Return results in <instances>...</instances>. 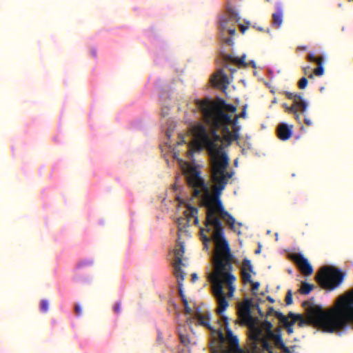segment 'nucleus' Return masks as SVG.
Returning a JSON list of instances; mask_svg holds the SVG:
<instances>
[{"label": "nucleus", "instance_id": "obj_1", "mask_svg": "<svg viewBox=\"0 0 353 353\" xmlns=\"http://www.w3.org/2000/svg\"><path fill=\"white\" fill-rule=\"evenodd\" d=\"M212 139L206 128L203 124H199L194 128V134L197 142L205 147L212 157L211 168V179L214 183L212 194L209 187L201 176L200 171L195 167L188 165L185 170L187 183L192 189V196L200 197L201 205L206 208L205 219L221 218L230 228L238 234L241 232L236 228V220L224 208L221 199L222 191L225 189L232 172L227 171L229 166V158L223 151L220 144L221 139L216 134L217 128H212Z\"/></svg>", "mask_w": 353, "mask_h": 353}, {"label": "nucleus", "instance_id": "obj_2", "mask_svg": "<svg viewBox=\"0 0 353 353\" xmlns=\"http://www.w3.org/2000/svg\"><path fill=\"white\" fill-rule=\"evenodd\" d=\"M221 218L205 219L204 228L200 229L201 239L204 248L208 249V244L212 239L216 245V250L213 258L214 271L209 275V280L215 288L219 281L223 288L225 284L228 288V296H233L235 288L234 282L236 277L232 274L231 263L232 254L229 243L225 238L224 227Z\"/></svg>", "mask_w": 353, "mask_h": 353}, {"label": "nucleus", "instance_id": "obj_3", "mask_svg": "<svg viewBox=\"0 0 353 353\" xmlns=\"http://www.w3.org/2000/svg\"><path fill=\"white\" fill-rule=\"evenodd\" d=\"M198 109L201 112L203 121L210 128H220L230 121V116L224 112L228 103L221 98L214 101L205 99L196 101Z\"/></svg>", "mask_w": 353, "mask_h": 353}, {"label": "nucleus", "instance_id": "obj_4", "mask_svg": "<svg viewBox=\"0 0 353 353\" xmlns=\"http://www.w3.org/2000/svg\"><path fill=\"white\" fill-rule=\"evenodd\" d=\"M306 312V318L300 314L289 313V317L299 321V326L313 324L321 327L323 330L330 332V325L332 323V309L325 312L320 305H316L310 301H304L302 304Z\"/></svg>", "mask_w": 353, "mask_h": 353}, {"label": "nucleus", "instance_id": "obj_5", "mask_svg": "<svg viewBox=\"0 0 353 353\" xmlns=\"http://www.w3.org/2000/svg\"><path fill=\"white\" fill-rule=\"evenodd\" d=\"M315 279L321 288L332 290L342 283L344 274L339 269L325 267L321 270Z\"/></svg>", "mask_w": 353, "mask_h": 353}, {"label": "nucleus", "instance_id": "obj_6", "mask_svg": "<svg viewBox=\"0 0 353 353\" xmlns=\"http://www.w3.org/2000/svg\"><path fill=\"white\" fill-rule=\"evenodd\" d=\"M223 320L225 326L226 336L225 338L222 332L220 331L219 337L222 342L226 339L228 345V347L223 350V353H242L243 350L239 345L238 337L234 336L231 329L228 327L229 319L228 317L223 316Z\"/></svg>", "mask_w": 353, "mask_h": 353}, {"label": "nucleus", "instance_id": "obj_7", "mask_svg": "<svg viewBox=\"0 0 353 353\" xmlns=\"http://www.w3.org/2000/svg\"><path fill=\"white\" fill-rule=\"evenodd\" d=\"M285 95L288 99L293 101L292 105L290 107L286 108V111L289 113H293L294 114L295 119L300 121L301 117L298 112H300L302 114L305 112L307 108V101L298 94L285 92Z\"/></svg>", "mask_w": 353, "mask_h": 353}, {"label": "nucleus", "instance_id": "obj_8", "mask_svg": "<svg viewBox=\"0 0 353 353\" xmlns=\"http://www.w3.org/2000/svg\"><path fill=\"white\" fill-rule=\"evenodd\" d=\"M239 14L232 10H228L220 19V31L228 32L231 36L236 33V24L239 21Z\"/></svg>", "mask_w": 353, "mask_h": 353}, {"label": "nucleus", "instance_id": "obj_9", "mask_svg": "<svg viewBox=\"0 0 353 353\" xmlns=\"http://www.w3.org/2000/svg\"><path fill=\"white\" fill-rule=\"evenodd\" d=\"M251 272H253V268L251 264V261L248 259H244L243 261V266L241 268L242 281L244 283H251L252 292L254 295H256L260 284L259 282H253L252 281Z\"/></svg>", "mask_w": 353, "mask_h": 353}, {"label": "nucleus", "instance_id": "obj_10", "mask_svg": "<svg viewBox=\"0 0 353 353\" xmlns=\"http://www.w3.org/2000/svg\"><path fill=\"white\" fill-rule=\"evenodd\" d=\"M212 290L213 294L216 299L219 305L216 312L219 314H221L228 307L229 303L224 295L223 290H222V287L219 281L216 282L215 288L212 287Z\"/></svg>", "mask_w": 353, "mask_h": 353}, {"label": "nucleus", "instance_id": "obj_11", "mask_svg": "<svg viewBox=\"0 0 353 353\" xmlns=\"http://www.w3.org/2000/svg\"><path fill=\"white\" fill-rule=\"evenodd\" d=\"M292 259L299 268L300 272L305 276H310L313 272V268L308 260L301 254H295L292 255Z\"/></svg>", "mask_w": 353, "mask_h": 353}, {"label": "nucleus", "instance_id": "obj_12", "mask_svg": "<svg viewBox=\"0 0 353 353\" xmlns=\"http://www.w3.org/2000/svg\"><path fill=\"white\" fill-rule=\"evenodd\" d=\"M211 83L216 88L225 90L230 83L228 77L223 69H219L211 78Z\"/></svg>", "mask_w": 353, "mask_h": 353}, {"label": "nucleus", "instance_id": "obj_13", "mask_svg": "<svg viewBox=\"0 0 353 353\" xmlns=\"http://www.w3.org/2000/svg\"><path fill=\"white\" fill-rule=\"evenodd\" d=\"M179 248L174 250V274H185L181 269V265H183L182 262V258L185 252L184 245L182 243H179Z\"/></svg>", "mask_w": 353, "mask_h": 353}, {"label": "nucleus", "instance_id": "obj_14", "mask_svg": "<svg viewBox=\"0 0 353 353\" xmlns=\"http://www.w3.org/2000/svg\"><path fill=\"white\" fill-rule=\"evenodd\" d=\"M268 338L274 341V345L277 348L282 350L285 353H292L283 342L280 327L276 328L272 335H270Z\"/></svg>", "mask_w": 353, "mask_h": 353}, {"label": "nucleus", "instance_id": "obj_15", "mask_svg": "<svg viewBox=\"0 0 353 353\" xmlns=\"http://www.w3.org/2000/svg\"><path fill=\"white\" fill-rule=\"evenodd\" d=\"M283 8L280 3L276 4V11L272 15V25L274 28H281L283 21Z\"/></svg>", "mask_w": 353, "mask_h": 353}, {"label": "nucleus", "instance_id": "obj_16", "mask_svg": "<svg viewBox=\"0 0 353 353\" xmlns=\"http://www.w3.org/2000/svg\"><path fill=\"white\" fill-rule=\"evenodd\" d=\"M277 134L281 140H288L292 135V127L285 123H281L278 127Z\"/></svg>", "mask_w": 353, "mask_h": 353}, {"label": "nucleus", "instance_id": "obj_17", "mask_svg": "<svg viewBox=\"0 0 353 353\" xmlns=\"http://www.w3.org/2000/svg\"><path fill=\"white\" fill-rule=\"evenodd\" d=\"M251 303V300L247 299L244 304L239 309V314L244 321H248L252 319L250 311Z\"/></svg>", "mask_w": 353, "mask_h": 353}, {"label": "nucleus", "instance_id": "obj_18", "mask_svg": "<svg viewBox=\"0 0 353 353\" xmlns=\"http://www.w3.org/2000/svg\"><path fill=\"white\" fill-rule=\"evenodd\" d=\"M174 276L177 279L179 294L181 299L182 303L183 305H187V301H188L186 296H185L183 290V281L185 278V274H174Z\"/></svg>", "mask_w": 353, "mask_h": 353}, {"label": "nucleus", "instance_id": "obj_19", "mask_svg": "<svg viewBox=\"0 0 353 353\" xmlns=\"http://www.w3.org/2000/svg\"><path fill=\"white\" fill-rule=\"evenodd\" d=\"M186 208H187L188 210H186L183 212L184 216H188L190 221L192 218H194V223L195 225H198L199 224V219H198L199 210H198L197 208L191 206L189 204H188L186 205Z\"/></svg>", "mask_w": 353, "mask_h": 353}, {"label": "nucleus", "instance_id": "obj_20", "mask_svg": "<svg viewBox=\"0 0 353 353\" xmlns=\"http://www.w3.org/2000/svg\"><path fill=\"white\" fill-rule=\"evenodd\" d=\"M250 337L255 342L259 341L261 338L263 337L261 328L257 326H252L250 327Z\"/></svg>", "mask_w": 353, "mask_h": 353}, {"label": "nucleus", "instance_id": "obj_21", "mask_svg": "<svg viewBox=\"0 0 353 353\" xmlns=\"http://www.w3.org/2000/svg\"><path fill=\"white\" fill-rule=\"evenodd\" d=\"M314 285L307 283L306 281H301V288L299 289L298 292L301 294H308L313 289Z\"/></svg>", "mask_w": 353, "mask_h": 353}, {"label": "nucleus", "instance_id": "obj_22", "mask_svg": "<svg viewBox=\"0 0 353 353\" xmlns=\"http://www.w3.org/2000/svg\"><path fill=\"white\" fill-rule=\"evenodd\" d=\"M259 327L261 328V330H265L267 337L272 335V334L274 332V331L272 330V323L268 320H265L263 322H262Z\"/></svg>", "mask_w": 353, "mask_h": 353}, {"label": "nucleus", "instance_id": "obj_23", "mask_svg": "<svg viewBox=\"0 0 353 353\" xmlns=\"http://www.w3.org/2000/svg\"><path fill=\"white\" fill-rule=\"evenodd\" d=\"M323 57H319V59L317 61V68L314 70L313 75L315 74L316 76L321 77L324 73V68H323Z\"/></svg>", "mask_w": 353, "mask_h": 353}, {"label": "nucleus", "instance_id": "obj_24", "mask_svg": "<svg viewBox=\"0 0 353 353\" xmlns=\"http://www.w3.org/2000/svg\"><path fill=\"white\" fill-rule=\"evenodd\" d=\"M177 224L179 228V232L188 227L190 224V220L188 216H184V217L179 218L177 220Z\"/></svg>", "mask_w": 353, "mask_h": 353}, {"label": "nucleus", "instance_id": "obj_25", "mask_svg": "<svg viewBox=\"0 0 353 353\" xmlns=\"http://www.w3.org/2000/svg\"><path fill=\"white\" fill-rule=\"evenodd\" d=\"M239 118V117L238 116V114H236L233 119L230 117V121L226 125H223L220 128H223L224 132L229 134L230 130L228 125L232 124L233 132H235V125H236L237 124V121Z\"/></svg>", "mask_w": 353, "mask_h": 353}, {"label": "nucleus", "instance_id": "obj_26", "mask_svg": "<svg viewBox=\"0 0 353 353\" xmlns=\"http://www.w3.org/2000/svg\"><path fill=\"white\" fill-rule=\"evenodd\" d=\"M274 316L279 320V321L283 325V326L286 327L287 325L290 324V321H289L288 317L283 314V313L280 312H275Z\"/></svg>", "mask_w": 353, "mask_h": 353}, {"label": "nucleus", "instance_id": "obj_27", "mask_svg": "<svg viewBox=\"0 0 353 353\" xmlns=\"http://www.w3.org/2000/svg\"><path fill=\"white\" fill-rule=\"evenodd\" d=\"M195 316L198 319L199 323L200 325H204L208 328L211 329L208 321L206 320L205 316L201 314L199 312H196L195 314Z\"/></svg>", "mask_w": 353, "mask_h": 353}, {"label": "nucleus", "instance_id": "obj_28", "mask_svg": "<svg viewBox=\"0 0 353 353\" xmlns=\"http://www.w3.org/2000/svg\"><path fill=\"white\" fill-rule=\"evenodd\" d=\"M257 342H259L261 343V345L263 350H265L268 352L270 350L272 349V346L270 344L267 337H265V336H263Z\"/></svg>", "mask_w": 353, "mask_h": 353}, {"label": "nucleus", "instance_id": "obj_29", "mask_svg": "<svg viewBox=\"0 0 353 353\" xmlns=\"http://www.w3.org/2000/svg\"><path fill=\"white\" fill-rule=\"evenodd\" d=\"M225 32H221V40L228 46H233L234 45V41L232 37H225Z\"/></svg>", "mask_w": 353, "mask_h": 353}, {"label": "nucleus", "instance_id": "obj_30", "mask_svg": "<svg viewBox=\"0 0 353 353\" xmlns=\"http://www.w3.org/2000/svg\"><path fill=\"white\" fill-rule=\"evenodd\" d=\"M245 55H243L240 58L236 57V60H235V64L239 65V66L246 67L247 63H245Z\"/></svg>", "mask_w": 353, "mask_h": 353}, {"label": "nucleus", "instance_id": "obj_31", "mask_svg": "<svg viewBox=\"0 0 353 353\" xmlns=\"http://www.w3.org/2000/svg\"><path fill=\"white\" fill-rule=\"evenodd\" d=\"M285 303L288 305L292 303V292L291 290H288L285 296Z\"/></svg>", "mask_w": 353, "mask_h": 353}, {"label": "nucleus", "instance_id": "obj_32", "mask_svg": "<svg viewBox=\"0 0 353 353\" xmlns=\"http://www.w3.org/2000/svg\"><path fill=\"white\" fill-rule=\"evenodd\" d=\"M48 301L47 300H42L40 304V309L42 312H46L48 310Z\"/></svg>", "mask_w": 353, "mask_h": 353}, {"label": "nucleus", "instance_id": "obj_33", "mask_svg": "<svg viewBox=\"0 0 353 353\" xmlns=\"http://www.w3.org/2000/svg\"><path fill=\"white\" fill-rule=\"evenodd\" d=\"M307 85V79L305 77H302L299 81V88L304 89Z\"/></svg>", "mask_w": 353, "mask_h": 353}, {"label": "nucleus", "instance_id": "obj_34", "mask_svg": "<svg viewBox=\"0 0 353 353\" xmlns=\"http://www.w3.org/2000/svg\"><path fill=\"white\" fill-rule=\"evenodd\" d=\"M223 58H224L225 61L227 62H231V63H235V60H236V57H234L232 54H226L224 56Z\"/></svg>", "mask_w": 353, "mask_h": 353}, {"label": "nucleus", "instance_id": "obj_35", "mask_svg": "<svg viewBox=\"0 0 353 353\" xmlns=\"http://www.w3.org/2000/svg\"><path fill=\"white\" fill-rule=\"evenodd\" d=\"M296 323V319H292V321H290V324L287 325L285 327H286V330H287V332L289 334H292L293 332V327H292V325Z\"/></svg>", "mask_w": 353, "mask_h": 353}, {"label": "nucleus", "instance_id": "obj_36", "mask_svg": "<svg viewBox=\"0 0 353 353\" xmlns=\"http://www.w3.org/2000/svg\"><path fill=\"white\" fill-rule=\"evenodd\" d=\"M236 110V106H234V105H232V104H228L226 105L225 108L224 109L225 112V111L230 112H235Z\"/></svg>", "mask_w": 353, "mask_h": 353}, {"label": "nucleus", "instance_id": "obj_37", "mask_svg": "<svg viewBox=\"0 0 353 353\" xmlns=\"http://www.w3.org/2000/svg\"><path fill=\"white\" fill-rule=\"evenodd\" d=\"M310 66H306V67H303V72L305 73V75H308V77L310 79H312L313 78V73H311L310 72Z\"/></svg>", "mask_w": 353, "mask_h": 353}, {"label": "nucleus", "instance_id": "obj_38", "mask_svg": "<svg viewBox=\"0 0 353 353\" xmlns=\"http://www.w3.org/2000/svg\"><path fill=\"white\" fill-rule=\"evenodd\" d=\"M307 59L309 61L315 62L317 64V61L319 57H316L313 54H309L307 56Z\"/></svg>", "mask_w": 353, "mask_h": 353}, {"label": "nucleus", "instance_id": "obj_39", "mask_svg": "<svg viewBox=\"0 0 353 353\" xmlns=\"http://www.w3.org/2000/svg\"><path fill=\"white\" fill-rule=\"evenodd\" d=\"M113 311L116 313V314H119L120 312H121V303L120 302H117L114 304V307H113Z\"/></svg>", "mask_w": 353, "mask_h": 353}, {"label": "nucleus", "instance_id": "obj_40", "mask_svg": "<svg viewBox=\"0 0 353 353\" xmlns=\"http://www.w3.org/2000/svg\"><path fill=\"white\" fill-rule=\"evenodd\" d=\"M247 107H248L247 105H245L243 106V110H242L241 113L238 115L239 117V118L245 119L247 117V113H246Z\"/></svg>", "mask_w": 353, "mask_h": 353}, {"label": "nucleus", "instance_id": "obj_41", "mask_svg": "<svg viewBox=\"0 0 353 353\" xmlns=\"http://www.w3.org/2000/svg\"><path fill=\"white\" fill-rule=\"evenodd\" d=\"M184 305L185 313L186 314H191L192 310H191V308L188 305V301H187V305Z\"/></svg>", "mask_w": 353, "mask_h": 353}, {"label": "nucleus", "instance_id": "obj_42", "mask_svg": "<svg viewBox=\"0 0 353 353\" xmlns=\"http://www.w3.org/2000/svg\"><path fill=\"white\" fill-rule=\"evenodd\" d=\"M74 310L77 315L79 316L81 314V309L79 305H75Z\"/></svg>", "mask_w": 353, "mask_h": 353}, {"label": "nucleus", "instance_id": "obj_43", "mask_svg": "<svg viewBox=\"0 0 353 353\" xmlns=\"http://www.w3.org/2000/svg\"><path fill=\"white\" fill-rule=\"evenodd\" d=\"M304 123L307 125V126H310L312 125V121L310 120V119L309 118H307V117H305L304 119Z\"/></svg>", "mask_w": 353, "mask_h": 353}, {"label": "nucleus", "instance_id": "obj_44", "mask_svg": "<svg viewBox=\"0 0 353 353\" xmlns=\"http://www.w3.org/2000/svg\"><path fill=\"white\" fill-rule=\"evenodd\" d=\"M276 312V311H274V308H273V307H270L268 308V311L267 312V315H268V316H270V315H271L272 313H274V312Z\"/></svg>", "mask_w": 353, "mask_h": 353}, {"label": "nucleus", "instance_id": "obj_45", "mask_svg": "<svg viewBox=\"0 0 353 353\" xmlns=\"http://www.w3.org/2000/svg\"><path fill=\"white\" fill-rule=\"evenodd\" d=\"M191 279L193 282H194L195 281H196L198 279V276L196 273H193L191 275Z\"/></svg>", "mask_w": 353, "mask_h": 353}, {"label": "nucleus", "instance_id": "obj_46", "mask_svg": "<svg viewBox=\"0 0 353 353\" xmlns=\"http://www.w3.org/2000/svg\"><path fill=\"white\" fill-rule=\"evenodd\" d=\"M248 26H243V25H241L240 26V30L242 33H244L245 32V30L248 29Z\"/></svg>", "mask_w": 353, "mask_h": 353}, {"label": "nucleus", "instance_id": "obj_47", "mask_svg": "<svg viewBox=\"0 0 353 353\" xmlns=\"http://www.w3.org/2000/svg\"><path fill=\"white\" fill-rule=\"evenodd\" d=\"M239 129L240 128L237 125H235V132H234V133L236 138L238 137L237 132H239Z\"/></svg>", "mask_w": 353, "mask_h": 353}, {"label": "nucleus", "instance_id": "obj_48", "mask_svg": "<svg viewBox=\"0 0 353 353\" xmlns=\"http://www.w3.org/2000/svg\"><path fill=\"white\" fill-rule=\"evenodd\" d=\"M298 50H307V47L306 46L298 47Z\"/></svg>", "mask_w": 353, "mask_h": 353}, {"label": "nucleus", "instance_id": "obj_49", "mask_svg": "<svg viewBox=\"0 0 353 353\" xmlns=\"http://www.w3.org/2000/svg\"><path fill=\"white\" fill-rule=\"evenodd\" d=\"M261 252V248L260 246L257 250H255V254H259Z\"/></svg>", "mask_w": 353, "mask_h": 353}, {"label": "nucleus", "instance_id": "obj_50", "mask_svg": "<svg viewBox=\"0 0 353 353\" xmlns=\"http://www.w3.org/2000/svg\"><path fill=\"white\" fill-rule=\"evenodd\" d=\"M254 68H255V63L253 61H250V63Z\"/></svg>", "mask_w": 353, "mask_h": 353}, {"label": "nucleus", "instance_id": "obj_51", "mask_svg": "<svg viewBox=\"0 0 353 353\" xmlns=\"http://www.w3.org/2000/svg\"><path fill=\"white\" fill-rule=\"evenodd\" d=\"M268 353H274L273 348L272 350H270L269 351H268Z\"/></svg>", "mask_w": 353, "mask_h": 353}, {"label": "nucleus", "instance_id": "obj_52", "mask_svg": "<svg viewBox=\"0 0 353 353\" xmlns=\"http://www.w3.org/2000/svg\"><path fill=\"white\" fill-rule=\"evenodd\" d=\"M258 30L261 32H263L264 30L262 28H259Z\"/></svg>", "mask_w": 353, "mask_h": 353}, {"label": "nucleus", "instance_id": "obj_53", "mask_svg": "<svg viewBox=\"0 0 353 353\" xmlns=\"http://www.w3.org/2000/svg\"><path fill=\"white\" fill-rule=\"evenodd\" d=\"M237 225L241 227L242 225L241 223H237Z\"/></svg>", "mask_w": 353, "mask_h": 353}, {"label": "nucleus", "instance_id": "obj_54", "mask_svg": "<svg viewBox=\"0 0 353 353\" xmlns=\"http://www.w3.org/2000/svg\"><path fill=\"white\" fill-rule=\"evenodd\" d=\"M181 342H182V343H184V341H183V339H182V337H181Z\"/></svg>", "mask_w": 353, "mask_h": 353}, {"label": "nucleus", "instance_id": "obj_55", "mask_svg": "<svg viewBox=\"0 0 353 353\" xmlns=\"http://www.w3.org/2000/svg\"><path fill=\"white\" fill-rule=\"evenodd\" d=\"M269 300H270L271 302H273V301H273V299H270V298L269 299Z\"/></svg>", "mask_w": 353, "mask_h": 353}, {"label": "nucleus", "instance_id": "obj_56", "mask_svg": "<svg viewBox=\"0 0 353 353\" xmlns=\"http://www.w3.org/2000/svg\"><path fill=\"white\" fill-rule=\"evenodd\" d=\"M259 314H260L261 315H262V314H261V310H260V309H259Z\"/></svg>", "mask_w": 353, "mask_h": 353}, {"label": "nucleus", "instance_id": "obj_57", "mask_svg": "<svg viewBox=\"0 0 353 353\" xmlns=\"http://www.w3.org/2000/svg\"><path fill=\"white\" fill-rule=\"evenodd\" d=\"M230 71H232V72H235V70H232V69H230Z\"/></svg>", "mask_w": 353, "mask_h": 353}, {"label": "nucleus", "instance_id": "obj_58", "mask_svg": "<svg viewBox=\"0 0 353 353\" xmlns=\"http://www.w3.org/2000/svg\"><path fill=\"white\" fill-rule=\"evenodd\" d=\"M230 71H232V72H235V70H232V69H230Z\"/></svg>", "mask_w": 353, "mask_h": 353}, {"label": "nucleus", "instance_id": "obj_59", "mask_svg": "<svg viewBox=\"0 0 353 353\" xmlns=\"http://www.w3.org/2000/svg\"><path fill=\"white\" fill-rule=\"evenodd\" d=\"M230 71H232V72H235V70H232V69H230Z\"/></svg>", "mask_w": 353, "mask_h": 353}]
</instances>
